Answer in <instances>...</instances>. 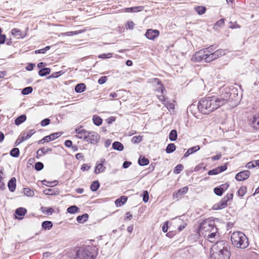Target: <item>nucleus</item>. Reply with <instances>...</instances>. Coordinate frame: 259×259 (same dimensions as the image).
<instances>
[{"label": "nucleus", "mask_w": 259, "mask_h": 259, "mask_svg": "<svg viewBox=\"0 0 259 259\" xmlns=\"http://www.w3.org/2000/svg\"><path fill=\"white\" fill-rule=\"evenodd\" d=\"M231 94L222 93L220 96H212L201 99L198 103V109L202 114H207L226 104L230 99Z\"/></svg>", "instance_id": "1"}, {"label": "nucleus", "mask_w": 259, "mask_h": 259, "mask_svg": "<svg viewBox=\"0 0 259 259\" xmlns=\"http://www.w3.org/2000/svg\"><path fill=\"white\" fill-rule=\"evenodd\" d=\"M212 249L213 252L210 256V259H230V251L225 241L217 242Z\"/></svg>", "instance_id": "2"}, {"label": "nucleus", "mask_w": 259, "mask_h": 259, "mask_svg": "<svg viewBox=\"0 0 259 259\" xmlns=\"http://www.w3.org/2000/svg\"><path fill=\"white\" fill-rule=\"evenodd\" d=\"M232 244L238 248L245 249L249 245V241L246 236L242 232H233L231 236Z\"/></svg>", "instance_id": "3"}, {"label": "nucleus", "mask_w": 259, "mask_h": 259, "mask_svg": "<svg viewBox=\"0 0 259 259\" xmlns=\"http://www.w3.org/2000/svg\"><path fill=\"white\" fill-rule=\"evenodd\" d=\"M206 63L226 55L229 51L227 49H218L215 50L213 46L207 48Z\"/></svg>", "instance_id": "4"}, {"label": "nucleus", "mask_w": 259, "mask_h": 259, "mask_svg": "<svg viewBox=\"0 0 259 259\" xmlns=\"http://www.w3.org/2000/svg\"><path fill=\"white\" fill-rule=\"evenodd\" d=\"M216 227L214 221L208 219L205 220L200 224L196 232L199 236H203L205 237L207 234L210 233L211 230Z\"/></svg>", "instance_id": "5"}, {"label": "nucleus", "mask_w": 259, "mask_h": 259, "mask_svg": "<svg viewBox=\"0 0 259 259\" xmlns=\"http://www.w3.org/2000/svg\"><path fill=\"white\" fill-rule=\"evenodd\" d=\"M74 259H95V255L90 246L79 248Z\"/></svg>", "instance_id": "6"}, {"label": "nucleus", "mask_w": 259, "mask_h": 259, "mask_svg": "<svg viewBox=\"0 0 259 259\" xmlns=\"http://www.w3.org/2000/svg\"><path fill=\"white\" fill-rule=\"evenodd\" d=\"M100 138L99 135L94 132H87L86 136L79 137L80 139H83L87 142L92 144H95L98 142Z\"/></svg>", "instance_id": "7"}, {"label": "nucleus", "mask_w": 259, "mask_h": 259, "mask_svg": "<svg viewBox=\"0 0 259 259\" xmlns=\"http://www.w3.org/2000/svg\"><path fill=\"white\" fill-rule=\"evenodd\" d=\"M207 51V48H205L196 52L192 56L191 60L196 62L204 60L206 62Z\"/></svg>", "instance_id": "8"}, {"label": "nucleus", "mask_w": 259, "mask_h": 259, "mask_svg": "<svg viewBox=\"0 0 259 259\" xmlns=\"http://www.w3.org/2000/svg\"><path fill=\"white\" fill-rule=\"evenodd\" d=\"M233 197V193L227 194L222 199L221 201L219 203L214 205L213 209H221L226 207L227 206L228 201L232 199Z\"/></svg>", "instance_id": "9"}, {"label": "nucleus", "mask_w": 259, "mask_h": 259, "mask_svg": "<svg viewBox=\"0 0 259 259\" xmlns=\"http://www.w3.org/2000/svg\"><path fill=\"white\" fill-rule=\"evenodd\" d=\"M35 133V131L34 130H30L28 131L27 133H22L21 135L19 136V137L17 139L15 143V145H19L21 143H22L24 141L30 138Z\"/></svg>", "instance_id": "10"}, {"label": "nucleus", "mask_w": 259, "mask_h": 259, "mask_svg": "<svg viewBox=\"0 0 259 259\" xmlns=\"http://www.w3.org/2000/svg\"><path fill=\"white\" fill-rule=\"evenodd\" d=\"M157 98L164 105L169 112H173L174 111V104L172 103H169L166 101L167 98L165 97L164 94L161 95H157Z\"/></svg>", "instance_id": "11"}, {"label": "nucleus", "mask_w": 259, "mask_h": 259, "mask_svg": "<svg viewBox=\"0 0 259 259\" xmlns=\"http://www.w3.org/2000/svg\"><path fill=\"white\" fill-rule=\"evenodd\" d=\"M149 82L153 84H156L157 85V87L156 89V91L157 92H160L161 94H163L164 92H166L164 87L162 85L160 80L159 79L156 78H151L149 79Z\"/></svg>", "instance_id": "12"}, {"label": "nucleus", "mask_w": 259, "mask_h": 259, "mask_svg": "<svg viewBox=\"0 0 259 259\" xmlns=\"http://www.w3.org/2000/svg\"><path fill=\"white\" fill-rule=\"evenodd\" d=\"M218 236L219 233H218V228L217 227L211 230L210 233L207 234L206 236L207 239L212 243L215 242L217 241V238Z\"/></svg>", "instance_id": "13"}, {"label": "nucleus", "mask_w": 259, "mask_h": 259, "mask_svg": "<svg viewBox=\"0 0 259 259\" xmlns=\"http://www.w3.org/2000/svg\"><path fill=\"white\" fill-rule=\"evenodd\" d=\"M159 35V32L157 30L148 29L145 33L146 37L151 40H154Z\"/></svg>", "instance_id": "14"}, {"label": "nucleus", "mask_w": 259, "mask_h": 259, "mask_svg": "<svg viewBox=\"0 0 259 259\" xmlns=\"http://www.w3.org/2000/svg\"><path fill=\"white\" fill-rule=\"evenodd\" d=\"M250 171L249 170H244L238 172L235 176L237 181H242L246 180L249 176Z\"/></svg>", "instance_id": "15"}, {"label": "nucleus", "mask_w": 259, "mask_h": 259, "mask_svg": "<svg viewBox=\"0 0 259 259\" xmlns=\"http://www.w3.org/2000/svg\"><path fill=\"white\" fill-rule=\"evenodd\" d=\"M188 191V187H184L180 189H179L177 192L173 193V198L175 199H179L181 198V197L186 193H187Z\"/></svg>", "instance_id": "16"}, {"label": "nucleus", "mask_w": 259, "mask_h": 259, "mask_svg": "<svg viewBox=\"0 0 259 259\" xmlns=\"http://www.w3.org/2000/svg\"><path fill=\"white\" fill-rule=\"evenodd\" d=\"M105 162V159L102 158L100 160V162L97 164L95 169V172L96 174H99L103 172L105 170V167L103 166V163Z\"/></svg>", "instance_id": "17"}, {"label": "nucleus", "mask_w": 259, "mask_h": 259, "mask_svg": "<svg viewBox=\"0 0 259 259\" xmlns=\"http://www.w3.org/2000/svg\"><path fill=\"white\" fill-rule=\"evenodd\" d=\"M222 186L223 187H216L214 189V192L218 196H222L224 192L225 189H227L229 187V185L227 184H224Z\"/></svg>", "instance_id": "18"}, {"label": "nucleus", "mask_w": 259, "mask_h": 259, "mask_svg": "<svg viewBox=\"0 0 259 259\" xmlns=\"http://www.w3.org/2000/svg\"><path fill=\"white\" fill-rule=\"evenodd\" d=\"M8 186L11 192H14L16 187V179L14 177L12 178L8 182Z\"/></svg>", "instance_id": "19"}, {"label": "nucleus", "mask_w": 259, "mask_h": 259, "mask_svg": "<svg viewBox=\"0 0 259 259\" xmlns=\"http://www.w3.org/2000/svg\"><path fill=\"white\" fill-rule=\"evenodd\" d=\"M44 193L46 195H56L59 193V191L58 189H46L43 191Z\"/></svg>", "instance_id": "20"}, {"label": "nucleus", "mask_w": 259, "mask_h": 259, "mask_svg": "<svg viewBox=\"0 0 259 259\" xmlns=\"http://www.w3.org/2000/svg\"><path fill=\"white\" fill-rule=\"evenodd\" d=\"M52 151V149L50 148L42 147L38 149L37 151V158L41 156L42 155L46 154L49 152Z\"/></svg>", "instance_id": "21"}, {"label": "nucleus", "mask_w": 259, "mask_h": 259, "mask_svg": "<svg viewBox=\"0 0 259 259\" xmlns=\"http://www.w3.org/2000/svg\"><path fill=\"white\" fill-rule=\"evenodd\" d=\"M127 197L124 196L120 197L119 198L116 199L115 200V204L116 206H121L122 205L124 204L127 201Z\"/></svg>", "instance_id": "22"}, {"label": "nucleus", "mask_w": 259, "mask_h": 259, "mask_svg": "<svg viewBox=\"0 0 259 259\" xmlns=\"http://www.w3.org/2000/svg\"><path fill=\"white\" fill-rule=\"evenodd\" d=\"M85 88L86 86L83 83H78L75 87V91L76 93H80L84 92Z\"/></svg>", "instance_id": "23"}, {"label": "nucleus", "mask_w": 259, "mask_h": 259, "mask_svg": "<svg viewBox=\"0 0 259 259\" xmlns=\"http://www.w3.org/2000/svg\"><path fill=\"white\" fill-rule=\"evenodd\" d=\"M11 33L13 35L16 36L17 38H23L24 37L21 31L17 28L13 29L11 30Z\"/></svg>", "instance_id": "24"}, {"label": "nucleus", "mask_w": 259, "mask_h": 259, "mask_svg": "<svg viewBox=\"0 0 259 259\" xmlns=\"http://www.w3.org/2000/svg\"><path fill=\"white\" fill-rule=\"evenodd\" d=\"M112 147L114 149L119 151H122L124 148L123 144L119 142H114L112 144Z\"/></svg>", "instance_id": "25"}, {"label": "nucleus", "mask_w": 259, "mask_h": 259, "mask_svg": "<svg viewBox=\"0 0 259 259\" xmlns=\"http://www.w3.org/2000/svg\"><path fill=\"white\" fill-rule=\"evenodd\" d=\"M75 132L77 134L76 136L77 138L79 139V137L80 136L84 137L86 136L87 134V131L82 128L81 127L76 128L75 130Z\"/></svg>", "instance_id": "26"}, {"label": "nucleus", "mask_w": 259, "mask_h": 259, "mask_svg": "<svg viewBox=\"0 0 259 259\" xmlns=\"http://www.w3.org/2000/svg\"><path fill=\"white\" fill-rule=\"evenodd\" d=\"M89 215L87 213H84L81 215H79L77 217L76 220L79 223H83L88 220Z\"/></svg>", "instance_id": "27"}, {"label": "nucleus", "mask_w": 259, "mask_h": 259, "mask_svg": "<svg viewBox=\"0 0 259 259\" xmlns=\"http://www.w3.org/2000/svg\"><path fill=\"white\" fill-rule=\"evenodd\" d=\"M251 124L254 128L259 129V114L254 117Z\"/></svg>", "instance_id": "28"}, {"label": "nucleus", "mask_w": 259, "mask_h": 259, "mask_svg": "<svg viewBox=\"0 0 259 259\" xmlns=\"http://www.w3.org/2000/svg\"><path fill=\"white\" fill-rule=\"evenodd\" d=\"M50 72L51 69L49 68H44L39 71L38 74L40 76H45L49 74Z\"/></svg>", "instance_id": "29"}, {"label": "nucleus", "mask_w": 259, "mask_h": 259, "mask_svg": "<svg viewBox=\"0 0 259 259\" xmlns=\"http://www.w3.org/2000/svg\"><path fill=\"white\" fill-rule=\"evenodd\" d=\"M42 228L45 230H50L53 227V224L51 221H44L41 224Z\"/></svg>", "instance_id": "30"}, {"label": "nucleus", "mask_w": 259, "mask_h": 259, "mask_svg": "<svg viewBox=\"0 0 259 259\" xmlns=\"http://www.w3.org/2000/svg\"><path fill=\"white\" fill-rule=\"evenodd\" d=\"M24 194L28 197H33L34 195V192L29 188H25L23 189Z\"/></svg>", "instance_id": "31"}, {"label": "nucleus", "mask_w": 259, "mask_h": 259, "mask_svg": "<svg viewBox=\"0 0 259 259\" xmlns=\"http://www.w3.org/2000/svg\"><path fill=\"white\" fill-rule=\"evenodd\" d=\"M149 162V159L140 156L139 158L138 163L140 165L145 166L147 165Z\"/></svg>", "instance_id": "32"}, {"label": "nucleus", "mask_w": 259, "mask_h": 259, "mask_svg": "<svg viewBox=\"0 0 259 259\" xmlns=\"http://www.w3.org/2000/svg\"><path fill=\"white\" fill-rule=\"evenodd\" d=\"M26 119V116L25 115H21L17 117L15 121V123L16 125H19Z\"/></svg>", "instance_id": "33"}, {"label": "nucleus", "mask_w": 259, "mask_h": 259, "mask_svg": "<svg viewBox=\"0 0 259 259\" xmlns=\"http://www.w3.org/2000/svg\"><path fill=\"white\" fill-rule=\"evenodd\" d=\"M177 132L175 130H172L170 131L169 135V139L171 141H175L177 139Z\"/></svg>", "instance_id": "34"}, {"label": "nucleus", "mask_w": 259, "mask_h": 259, "mask_svg": "<svg viewBox=\"0 0 259 259\" xmlns=\"http://www.w3.org/2000/svg\"><path fill=\"white\" fill-rule=\"evenodd\" d=\"M93 120L94 123L97 126H99L102 123V119L98 115H94L93 117Z\"/></svg>", "instance_id": "35"}, {"label": "nucleus", "mask_w": 259, "mask_h": 259, "mask_svg": "<svg viewBox=\"0 0 259 259\" xmlns=\"http://www.w3.org/2000/svg\"><path fill=\"white\" fill-rule=\"evenodd\" d=\"M40 209L43 213L47 215L51 214L54 211L52 207H41Z\"/></svg>", "instance_id": "36"}, {"label": "nucleus", "mask_w": 259, "mask_h": 259, "mask_svg": "<svg viewBox=\"0 0 259 259\" xmlns=\"http://www.w3.org/2000/svg\"><path fill=\"white\" fill-rule=\"evenodd\" d=\"M42 184L46 186L53 187L58 184V181H48L47 180H43L42 181Z\"/></svg>", "instance_id": "37"}, {"label": "nucleus", "mask_w": 259, "mask_h": 259, "mask_svg": "<svg viewBox=\"0 0 259 259\" xmlns=\"http://www.w3.org/2000/svg\"><path fill=\"white\" fill-rule=\"evenodd\" d=\"M176 145L173 143L169 144L166 148L165 151L167 153H170L176 150Z\"/></svg>", "instance_id": "38"}, {"label": "nucleus", "mask_w": 259, "mask_h": 259, "mask_svg": "<svg viewBox=\"0 0 259 259\" xmlns=\"http://www.w3.org/2000/svg\"><path fill=\"white\" fill-rule=\"evenodd\" d=\"M26 212V209L23 207H19L15 210L16 214L19 216L24 215Z\"/></svg>", "instance_id": "39"}, {"label": "nucleus", "mask_w": 259, "mask_h": 259, "mask_svg": "<svg viewBox=\"0 0 259 259\" xmlns=\"http://www.w3.org/2000/svg\"><path fill=\"white\" fill-rule=\"evenodd\" d=\"M195 10L199 15H202L206 11V8L203 6H197L195 8Z\"/></svg>", "instance_id": "40"}, {"label": "nucleus", "mask_w": 259, "mask_h": 259, "mask_svg": "<svg viewBox=\"0 0 259 259\" xmlns=\"http://www.w3.org/2000/svg\"><path fill=\"white\" fill-rule=\"evenodd\" d=\"M100 187V184L98 181H94L91 185L90 188L92 191H96Z\"/></svg>", "instance_id": "41"}, {"label": "nucleus", "mask_w": 259, "mask_h": 259, "mask_svg": "<svg viewBox=\"0 0 259 259\" xmlns=\"http://www.w3.org/2000/svg\"><path fill=\"white\" fill-rule=\"evenodd\" d=\"M78 209L79 208L76 205H72L67 208V211L69 213L74 214L77 212Z\"/></svg>", "instance_id": "42"}, {"label": "nucleus", "mask_w": 259, "mask_h": 259, "mask_svg": "<svg viewBox=\"0 0 259 259\" xmlns=\"http://www.w3.org/2000/svg\"><path fill=\"white\" fill-rule=\"evenodd\" d=\"M19 149L18 148H14L10 151V155L14 157H18L19 155Z\"/></svg>", "instance_id": "43"}, {"label": "nucleus", "mask_w": 259, "mask_h": 259, "mask_svg": "<svg viewBox=\"0 0 259 259\" xmlns=\"http://www.w3.org/2000/svg\"><path fill=\"white\" fill-rule=\"evenodd\" d=\"M247 188L245 186L241 187L238 190L237 193L239 196H243L246 192Z\"/></svg>", "instance_id": "44"}, {"label": "nucleus", "mask_w": 259, "mask_h": 259, "mask_svg": "<svg viewBox=\"0 0 259 259\" xmlns=\"http://www.w3.org/2000/svg\"><path fill=\"white\" fill-rule=\"evenodd\" d=\"M33 89L31 87L25 88L22 90V94L24 95H28L32 93Z\"/></svg>", "instance_id": "45"}, {"label": "nucleus", "mask_w": 259, "mask_h": 259, "mask_svg": "<svg viewBox=\"0 0 259 259\" xmlns=\"http://www.w3.org/2000/svg\"><path fill=\"white\" fill-rule=\"evenodd\" d=\"M142 136H134L132 139V142L134 144L139 143L142 140Z\"/></svg>", "instance_id": "46"}, {"label": "nucleus", "mask_w": 259, "mask_h": 259, "mask_svg": "<svg viewBox=\"0 0 259 259\" xmlns=\"http://www.w3.org/2000/svg\"><path fill=\"white\" fill-rule=\"evenodd\" d=\"M184 168L183 165L179 164H178L174 170V172L176 174H179Z\"/></svg>", "instance_id": "47"}, {"label": "nucleus", "mask_w": 259, "mask_h": 259, "mask_svg": "<svg viewBox=\"0 0 259 259\" xmlns=\"http://www.w3.org/2000/svg\"><path fill=\"white\" fill-rule=\"evenodd\" d=\"M50 49V46H47L42 49L36 50V51H35L34 52L35 54H44L46 53V51L49 50Z\"/></svg>", "instance_id": "48"}, {"label": "nucleus", "mask_w": 259, "mask_h": 259, "mask_svg": "<svg viewBox=\"0 0 259 259\" xmlns=\"http://www.w3.org/2000/svg\"><path fill=\"white\" fill-rule=\"evenodd\" d=\"M34 168L36 170H40L44 168V164L40 162H37L35 164Z\"/></svg>", "instance_id": "49"}, {"label": "nucleus", "mask_w": 259, "mask_h": 259, "mask_svg": "<svg viewBox=\"0 0 259 259\" xmlns=\"http://www.w3.org/2000/svg\"><path fill=\"white\" fill-rule=\"evenodd\" d=\"M149 200V193L147 191H144L143 194V200L144 202H147Z\"/></svg>", "instance_id": "50"}, {"label": "nucleus", "mask_w": 259, "mask_h": 259, "mask_svg": "<svg viewBox=\"0 0 259 259\" xmlns=\"http://www.w3.org/2000/svg\"><path fill=\"white\" fill-rule=\"evenodd\" d=\"M61 135H62V133L61 132H57V133H55L52 134L50 136V137L51 138V140L52 141V140H54L56 139L57 138H58V137L61 136Z\"/></svg>", "instance_id": "51"}, {"label": "nucleus", "mask_w": 259, "mask_h": 259, "mask_svg": "<svg viewBox=\"0 0 259 259\" xmlns=\"http://www.w3.org/2000/svg\"><path fill=\"white\" fill-rule=\"evenodd\" d=\"M200 149V147L199 146H195L192 148H189L188 151L189 152H190L191 154L193 153L198 151Z\"/></svg>", "instance_id": "52"}, {"label": "nucleus", "mask_w": 259, "mask_h": 259, "mask_svg": "<svg viewBox=\"0 0 259 259\" xmlns=\"http://www.w3.org/2000/svg\"><path fill=\"white\" fill-rule=\"evenodd\" d=\"M230 25L229 26L230 28L234 29V28H240V26L236 22H233L232 21L230 22Z\"/></svg>", "instance_id": "53"}, {"label": "nucleus", "mask_w": 259, "mask_h": 259, "mask_svg": "<svg viewBox=\"0 0 259 259\" xmlns=\"http://www.w3.org/2000/svg\"><path fill=\"white\" fill-rule=\"evenodd\" d=\"M50 122V120L49 118H45L41 121L40 124L42 126H45L49 125Z\"/></svg>", "instance_id": "54"}, {"label": "nucleus", "mask_w": 259, "mask_h": 259, "mask_svg": "<svg viewBox=\"0 0 259 259\" xmlns=\"http://www.w3.org/2000/svg\"><path fill=\"white\" fill-rule=\"evenodd\" d=\"M112 57V55L111 53L108 54H102L99 56V58L105 59V58H110Z\"/></svg>", "instance_id": "55"}, {"label": "nucleus", "mask_w": 259, "mask_h": 259, "mask_svg": "<svg viewBox=\"0 0 259 259\" xmlns=\"http://www.w3.org/2000/svg\"><path fill=\"white\" fill-rule=\"evenodd\" d=\"M63 73L62 72V71L54 72L52 74V75L49 77V78H57L61 75Z\"/></svg>", "instance_id": "56"}, {"label": "nucleus", "mask_w": 259, "mask_h": 259, "mask_svg": "<svg viewBox=\"0 0 259 259\" xmlns=\"http://www.w3.org/2000/svg\"><path fill=\"white\" fill-rule=\"evenodd\" d=\"M219 174L217 168L211 169L208 172L209 175H215Z\"/></svg>", "instance_id": "57"}, {"label": "nucleus", "mask_w": 259, "mask_h": 259, "mask_svg": "<svg viewBox=\"0 0 259 259\" xmlns=\"http://www.w3.org/2000/svg\"><path fill=\"white\" fill-rule=\"evenodd\" d=\"M224 23H225L224 19H221L219 20V21H218L215 23V26L221 27L224 25Z\"/></svg>", "instance_id": "58"}, {"label": "nucleus", "mask_w": 259, "mask_h": 259, "mask_svg": "<svg viewBox=\"0 0 259 259\" xmlns=\"http://www.w3.org/2000/svg\"><path fill=\"white\" fill-rule=\"evenodd\" d=\"M107 80V77L106 76H102L101 77L99 80H98V83L100 84H102L104 83Z\"/></svg>", "instance_id": "59"}, {"label": "nucleus", "mask_w": 259, "mask_h": 259, "mask_svg": "<svg viewBox=\"0 0 259 259\" xmlns=\"http://www.w3.org/2000/svg\"><path fill=\"white\" fill-rule=\"evenodd\" d=\"M246 167L247 168H251L255 167V164L254 163V161H251V162H249L247 163L246 164Z\"/></svg>", "instance_id": "60"}, {"label": "nucleus", "mask_w": 259, "mask_h": 259, "mask_svg": "<svg viewBox=\"0 0 259 259\" xmlns=\"http://www.w3.org/2000/svg\"><path fill=\"white\" fill-rule=\"evenodd\" d=\"M144 9V7L143 6H138V7H133V12H140L143 10Z\"/></svg>", "instance_id": "61"}, {"label": "nucleus", "mask_w": 259, "mask_h": 259, "mask_svg": "<svg viewBox=\"0 0 259 259\" xmlns=\"http://www.w3.org/2000/svg\"><path fill=\"white\" fill-rule=\"evenodd\" d=\"M227 167L226 165H224L219 166L217 167L219 173L225 171V170L227 169Z\"/></svg>", "instance_id": "62"}, {"label": "nucleus", "mask_w": 259, "mask_h": 259, "mask_svg": "<svg viewBox=\"0 0 259 259\" xmlns=\"http://www.w3.org/2000/svg\"><path fill=\"white\" fill-rule=\"evenodd\" d=\"M120 92V91L119 90V91H117L116 92H114V93H111L110 94V97H112L113 98H116L119 95V93Z\"/></svg>", "instance_id": "63"}, {"label": "nucleus", "mask_w": 259, "mask_h": 259, "mask_svg": "<svg viewBox=\"0 0 259 259\" xmlns=\"http://www.w3.org/2000/svg\"><path fill=\"white\" fill-rule=\"evenodd\" d=\"M90 166H89L86 164H83L81 167V169L82 171L88 170L90 169Z\"/></svg>", "instance_id": "64"}]
</instances>
